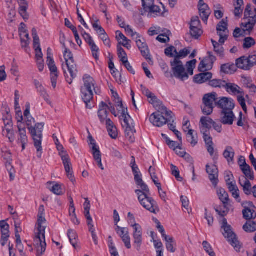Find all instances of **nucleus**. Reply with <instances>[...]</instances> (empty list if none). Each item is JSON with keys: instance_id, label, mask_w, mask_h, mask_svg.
Wrapping results in <instances>:
<instances>
[{"instance_id": "1", "label": "nucleus", "mask_w": 256, "mask_h": 256, "mask_svg": "<svg viewBox=\"0 0 256 256\" xmlns=\"http://www.w3.org/2000/svg\"><path fill=\"white\" fill-rule=\"evenodd\" d=\"M44 208L41 205L38 208V220L34 230V243L37 250V256L42 255L46 250L45 239L46 220L44 217Z\"/></svg>"}, {"instance_id": "2", "label": "nucleus", "mask_w": 256, "mask_h": 256, "mask_svg": "<svg viewBox=\"0 0 256 256\" xmlns=\"http://www.w3.org/2000/svg\"><path fill=\"white\" fill-rule=\"evenodd\" d=\"M62 45L65 49L64 52V58L66 60V64L64 65L62 64V67L66 76L67 75L66 71V68L68 70L71 78H69L68 77L66 78V80L68 84H71L72 82L73 79L76 76L78 72L77 66L74 62L73 54L72 52L66 47L64 42L62 43Z\"/></svg>"}, {"instance_id": "3", "label": "nucleus", "mask_w": 256, "mask_h": 256, "mask_svg": "<svg viewBox=\"0 0 256 256\" xmlns=\"http://www.w3.org/2000/svg\"><path fill=\"white\" fill-rule=\"evenodd\" d=\"M135 192L138 196V200L140 204L146 210L152 213L156 214L160 211L157 202L152 198L149 196L150 195V190L146 191L136 190Z\"/></svg>"}, {"instance_id": "4", "label": "nucleus", "mask_w": 256, "mask_h": 256, "mask_svg": "<svg viewBox=\"0 0 256 256\" xmlns=\"http://www.w3.org/2000/svg\"><path fill=\"white\" fill-rule=\"evenodd\" d=\"M44 125V122L38 123L35 124L34 126L28 128V129L34 141V145L37 150V156L38 158H40L42 156V132Z\"/></svg>"}, {"instance_id": "5", "label": "nucleus", "mask_w": 256, "mask_h": 256, "mask_svg": "<svg viewBox=\"0 0 256 256\" xmlns=\"http://www.w3.org/2000/svg\"><path fill=\"white\" fill-rule=\"evenodd\" d=\"M201 109L202 113L206 116L210 115L215 106H217L218 94L215 92L205 94L202 100Z\"/></svg>"}, {"instance_id": "6", "label": "nucleus", "mask_w": 256, "mask_h": 256, "mask_svg": "<svg viewBox=\"0 0 256 256\" xmlns=\"http://www.w3.org/2000/svg\"><path fill=\"white\" fill-rule=\"evenodd\" d=\"M120 120H123L124 124H122V126L126 128V138L130 142H134L135 140L134 134L136 132L134 120L130 116L126 113V110L124 111L123 116L120 118Z\"/></svg>"}, {"instance_id": "7", "label": "nucleus", "mask_w": 256, "mask_h": 256, "mask_svg": "<svg viewBox=\"0 0 256 256\" xmlns=\"http://www.w3.org/2000/svg\"><path fill=\"white\" fill-rule=\"evenodd\" d=\"M170 63L172 72V76L182 81L188 78V74L182 60L177 61L176 60H172Z\"/></svg>"}, {"instance_id": "8", "label": "nucleus", "mask_w": 256, "mask_h": 256, "mask_svg": "<svg viewBox=\"0 0 256 256\" xmlns=\"http://www.w3.org/2000/svg\"><path fill=\"white\" fill-rule=\"evenodd\" d=\"M222 228L224 230V232L222 233L224 236L227 238L228 241L236 251H239L240 249L241 246L236 235L232 231L230 226L228 224L227 220L226 218L222 220Z\"/></svg>"}, {"instance_id": "9", "label": "nucleus", "mask_w": 256, "mask_h": 256, "mask_svg": "<svg viewBox=\"0 0 256 256\" xmlns=\"http://www.w3.org/2000/svg\"><path fill=\"white\" fill-rule=\"evenodd\" d=\"M162 111V113H165L166 117L162 116L159 112H154L150 117V122L155 126L160 127L165 124L166 122H173V113L170 115L166 114V112Z\"/></svg>"}, {"instance_id": "10", "label": "nucleus", "mask_w": 256, "mask_h": 256, "mask_svg": "<svg viewBox=\"0 0 256 256\" xmlns=\"http://www.w3.org/2000/svg\"><path fill=\"white\" fill-rule=\"evenodd\" d=\"M217 194L219 199L222 202L224 210H220L217 207H214L216 212L221 216H224L229 210L228 206V195L225 190L222 188H218L217 190Z\"/></svg>"}, {"instance_id": "11", "label": "nucleus", "mask_w": 256, "mask_h": 256, "mask_svg": "<svg viewBox=\"0 0 256 256\" xmlns=\"http://www.w3.org/2000/svg\"><path fill=\"white\" fill-rule=\"evenodd\" d=\"M217 106L222 110V111L232 110L235 104L234 100L226 97L218 98Z\"/></svg>"}, {"instance_id": "12", "label": "nucleus", "mask_w": 256, "mask_h": 256, "mask_svg": "<svg viewBox=\"0 0 256 256\" xmlns=\"http://www.w3.org/2000/svg\"><path fill=\"white\" fill-rule=\"evenodd\" d=\"M84 86L82 88H85L86 89L94 90L96 94H100V88L96 86V82L94 79L90 76L88 74L84 75L83 77Z\"/></svg>"}, {"instance_id": "13", "label": "nucleus", "mask_w": 256, "mask_h": 256, "mask_svg": "<svg viewBox=\"0 0 256 256\" xmlns=\"http://www.w3.org/2000/svg\"><path fill=\"white\" fill-rule=\"evenodd\" d=\"M61 158L62 160L63 164L64 165L65 170L67 174L68 178L72 182H74L76 181L74 176L73 175V172L72 171V164L70 160L68 154H61Z\"/></svg>"}, {"instance_id": "14", "label": "nucleus", "mask_w": 256, "mask_h": 256, "mask_svg": "<svg viewBox=\"0 0 256 256\" xmlns=\"http://www.w3.org/2000/svg\"><path fill=\"white\" fill-rule=\"evenodd\" d=\"M18 128V132L16 142L18 145L21 146L22 150H25L28 141L26 129L25 126L21 127L20 126H19Z\"/></svg>"}, {"instance_id": "15", "label": "nucleus", "mask_w": 256, "mask_h": 256, "mask_svg": "<svg viewBox=\"0 0 256 256\" xmlns=\"http://www.w3.org/2000/svg\"><path fill=\"white\" fill-rule=\"evenodd\" d=\"M140 12L142 15H147L149 18H156L160 14L161 10L160 6L154 3L145 9L142 10Z\"/></svg>"}, {"instance_id": "16", "label": "nucleus", "mask_w": 256, "mask_h": 256, "mask_svg": "<svg viewBox=\"0 0 256 256\" xmlns=\"http://www.w3.org/2000/svg\"><path fill=\"white\" fill-rule=\"evenodd\" d=\"M243 22L240 24V28L244 34L250 35L252 32L254 27L256 24V20L252 19H242Z\"/></svg>"}, {"instance_id": "17", "label": "nucleus", "mask_w": 256, "mask_h": 256, "mask_svg": "<svg viewBox=\"0 0 256 256\" xmlns=\"http://www.w3.org/2000/svg\"><path fill=\"white\" fill-rule=\"evenodd\" d=\"M115 230L117 234H118L122 238L123 242L124 243L125 246L128 249L130 248V238L129 236L128 230L125 228H120L118 226H116Z\"/></svg>"}, {"instance_id": "18", "label": "nucleus", "mask_w": 256, "mask_h": 256, "mask_svg": "<svg viewBox=\"0 0 256 256\" xmlns=\"http://www.w3.org/2000/svg\"><path fill=\"white\" fill-rule=\"evenodd\" d=\"M206 172L208 174V178L212 184L215 186L218 183V171L216 166L215 165H208L206 166Z\"/></svg>"}, {"instance_id": "19", "label": "nucleus", "mask_w": 256, "mask_h": 256, "mask_svg": "<svg viewBox=\"0 0 256 256\" xmlns=\"http://www.w3.org/2000/svg\"><path fill=\"white\" fill-rule=\"evenodd\" d=\"M227 24L224 20H222L218 24L216 30L218 35L220 36L219 42L224 44L227 38Z\"/></svg>"}, {"instance_id": "20", "label": "nucleus", "mask_w": 256, "mask_h": 256, "mask_svg": "<svg viewBox=\"0 0 256 256\" xmlns=\"http://www.w3.org/2000/svg\"><path fill=\"white\" fill-rule=\"evenodd\" d=\"M106 104L102 102L99 105V108L98 112V117L101 123L106 124L108 112L107 110Z\"/></svg>"}, {"instance_id": "21", "label": "nucleus", "mask_w": 256, "mask_h": 256, "mask_svg": "<svg viewBox=\"0 0 256 256\" xmlns=\"http://www.w3.org/2000/svg\"><path fill=\"white\" fill-rule=\"evenodd\" d=\"M213 120L208 116H202L200 121V128L202 133L208 132L211 128Z\"/></svg>"}, {"instance_id": "22", "label": "nucleus", "mask_w": 256, "mask_h": 256, "mask_svg": "<svg viewBox=\"0 0 256 256\" xmlns=\"http://www.w3.org/2000/svg\"><path fill=\"white\" fill-rule=\"evenodd\" d=\"M148 98L149 102L152 104L156 108L166 112V114H168L170 115L172 114V112L170 110H168L164 106L162 101L159 100L154 94H152V96Z\"/></svg>"}, {"instance_id": "23", "label": "nucleus", "mask_w": 256, "mask_h": 256, "mask_svg": "<svg viewBox=\"0 0 256 256\" xmlns=\"http://www.w3.org/2000/svg\"><path fill=\"white\" fill-rule=\"evenodd\" d=\"M136 45L142 56L146 58H150V52L148 46L144 39H135Z\"/></svg>"}, {"instance_id": "24", "label": "nucleus", "mask_w": 256, "mask_h": 256, "mask_svg": "<svg viewBox=\"0 0 256 256\" xmlns=\"http://www.w3.org/2000/svg\"><path fill=\"white\" fill-rule=\"evenodd\" d=\"M116 34V38L118 42V46L122 45L128 50H130L131 48V40H128L119 30H117Z\"/></svg>"}, {"instance_id": "25", "label": "nucleus", "mask_w": 256, "mask_h": 256, "mask_svg": "<svg viewBox=\"0 0 256 256\" xmlns=\"http://www.w3.org/2000/svg\"><path fill=\"white\" fill-rule=\"evenodd\" d=\"M222 116L221 118V122L224 124H232L235 116L232 110L222 111Z\"/></svg>"}, {"instance_id": "26", "label": "nucleus", "mask_w": 256, "mask_h": 256, "mask_svg": "<svg viewBox=\"0 0 256 256\" xmlns=\"http://www.w3.org/2000/svg\"><path fill=\"white\" fill-rule=\"evenodd\" d=\"M80 92L82 93V99L86 104V108H88V102H90L93 98V90L86 89L85 88L81 87ZM89 108H91L89 107Z\"/></svg>"}, {"instance_id": "27", "label": "nucleus", "mask_w": 256, "mask_h": 256, "mask_svg": "<svg viewBox=\"0 0 256 256\" xmlns=\"http://www.w3.org/2000/svg\"><path fill=\"white\" fill-rule=\"evenodd\" d=\"M240 184L242 187L244 193L246 195H250L252 194V184L244 176L240 178Z\"/></svg>"}, {"instance_id": "28", "label": "nucleus", "mask_w": 256, "mask_h": 256, "mask_svg": "<svg viewBox=\"0 0 256 256\" xmlns=\"http://www.w3.org/2000/svg\"><path fill=\"white\" fill-rule=\"evenodd\" d=\"M92 150L94 160L97 162L98 166L100 169L104 170V168L102 162L101 154L98 147L96 144H94V146L92 147Z\"/></svg>"}, {"instance_id": "29", "label": "nucleus", "mask_w": 256, "mask_h": 256, "mask_svg": "<svg viewBox=\"0 0 256 256\" xmlns=\"http://www.w3.org/2000/svg\"><path fill=\"white\" fill-rule=\"evenodd\" d=\"M212 78L210 72L200 73L194 77V82L198 84H202L210 80Z\"/></svg>"}, {"instance_id": "30", "label": "nucleus", "mask_w": 256, "mask_h": 256, "mask_svg": "<svg viewBox=\"0 0 256 256\" xmlns=\"http://www.w3.org/2000/svg\"><path fill=\"white\" fill-rule=\"evenodd\" d=\"M200 15L203 22L206 23L211 14V10L208 4H204L202 7L198 8Z\"/></svg>"}, {"instance_id": "31", "label": "nucleus", "mask_w": 256, "mask_h": 256, "mask_svg": "<svg viewBox=\"0 0 256 256\" xmlns=\"http://www.w3.org/2000/svg\"><path fill=\"white\" fill-rule=\"evenodd\" d=\"M236 64L238 68L244 70H249L251 68L248 59L245 56L238 58L236 60Z\"/></svg>"}, {"instance_id": "32", "label": "nucleus", "mask_w": 256, "mask_h": 256, "mask_svg": "<svg viewBox=\"0 0 256 256\" xmlns=\"http://www.w3.org/2000/svg\"><path fill=\"white\" fill-rule=\"evenodd\" d=\"M106 126L110 136L113 139H116L118 135L117 128L110 119L107 120Z\"/></svg>"}, {"instance_id": "33", "label": "nucleus", "mask_w": 256, "mask_h": 256, "mask_svg": "<svg viewBox=\"0 0 256 256\" xmlns=\"http://www.w3.org/2000/svg\"><path fill=\"white\" fill-rule=\"evenodd\" d=\"M51 50L50 48L48 49L47 54V64L50 71V72H56L58 71V68L56 66L54 61L52 58V54L50 52Z\"/></svg>"}, {"instance_id": "34", "label": "nucleus", "mask_w": 256, "mask_h": 256, "mask_svg": "<svg viewBox=\"0 0 256 256\" xmlns=\"http://www.w3.org/2000/svg\"><path fill=\"white\" fill-rule=\"evenodd\" d=\"M243 18L244 20L252 18L256 20V8H252L250 4H247L244 12Z\"/></svg>"}, {"instance_id": "35", "label": "nucleus", "mask_w": 256, "mask_h": 256, "mask_svg": "<svg viewBox=\"0 0 256 256\" xmlns=\"http://www.w3.org/2000/svg\"><path fill=\"white\" fill-rule=\"evenodd\" d=\"M226 91L230 94H242V90L236 84L232 83H228L226 82V85L224 86Z\"/></svg>"}, {"instance_id": "36", "label": "nucleus", "mask_w": 256, "mask_h": 256, "mask_svg": "<svg viewBox=\"0 0 256 256\" xmlns=\"http://www.w3.org/2000/svg\"><path fill=\"white\" fill-rule=\"evenodd\" d=\"M134 176L137 185L140 187L141 190L146 191L148 192L149 188L143 182L140 172L134 174Z\"/></svg>"}, {"instance_id": "37", "label": "nucleus", "mask_w": 256, "mask_h": 256, "mask_svg": "<svg viewBox=\"0 0 256 256\" xmlns=\"http://www.w3.org/2000/svg\"><path fill=\"white\" fill-rule=\"evenodd\" d=\"M243 174L245 176L244 178L247 180H254V173L250 166L248 164L242 166V168H240Z\"/></svg>"}, {"instance_id": "38", "label": "nucleus", "mask_w": 256, "mask_h": 256, "mask_svg": "<svg viewBox=\"0 0 256 256\" xmlns=\"http://www.w3.org/2000/svg\"><path fill=\"white\" fill-rule=\"evenodd\" d=\"M2 134L8 139L9 142L12 143L15 140L13 128H2Z\"/></svg>"}, {"instance_id": "39", "label": "nucleus", "mask_w": 256, "mask_h": 256, "mask_svg": "<svg viewBox=\"0 0 256 256\" xmlns=\"http://www.w3.org/2000/svg\"><path fill=\"white\" fill-rule=\"evenodd\" d=\"M236 70V66L233 64H226L221 66V71L225 74H232Z\"/></svg>"}, {"instance_id": "40", "label": "nucleus", "mask_w": 256, "mask_h": 256, "mask_svg": "<svg viewBox=\"0 0 256 256\" xmlns=\"http://www.w3.org/2000/svg\"><path fill=\"white\" fill-rule=\"evenodd\" d=\"M68 236L72 246L75 248H78V236L76 232L72 230H69L68 232Z\"/></svg>"}, {"instance_id": "41", "label": "nucleus", "mask_w": 256, "mask_h": 256, "mask_svg": "<svg viewBox=\"0 0 256 256\" xmlns=\"http://www.w3.org/2000/svg\"><path fill=\"white\" fill-rule=\"evenodd\" d=\"M212 42L214 46V52L221 58H222L224 54V48L222 46L223 44L216 42V41L212 40Z\"/></svg>"}, {"instance_id": "42", "label": "nucleus", "mask_w": 256, "mask_h": 256, "mask_svg": "<svg viewBox=\"0 0 256 256\" xmlns=\"http://www.w3.org/2000/svg\"><path fill=\"white\" fill-rule=\"evenodd\" d=\"M50 184H52V186L51 188H49V189L54 194L56 195H62L63 194L64 192L62 188L61 184L55 182H50Z\"/></svg>"}, {"instance_id": "43", "label": "nucleus", "mask_w": 256, "mask_h": 256, "mask_svg": "<svg viewBox=\"0 0 256 256\" xmlns=\"http://www.w3.org/2000/svg\"><path fill=\"white\" fill-rule=\"evenodd\" d=\"M223 154L228 162L232 161L234 156V152L232 147H226V150L224 152Z\"/></svg>"}, {"instance_id": "44", "label": "nucleus", "mask_w": 256, "mask_h": 256, "mask_svg": "<svg viewBox=\"0 0 256 256\" xmlns=\"http://www.w3.org/2000/svg\"><path fill=\"white\" fill-rule=\"evenodd\" d=\"M188 141L190 143L192 146H195L198 143V137L194 134V130H188L186 134Z\"/></svg>"}, {"instance_id": "45", "label": "nucleus", "mask_w": 256, "mask_h": 256, "mask_svg": "<svg viewBox=\"0 0 256 256\" xmlns=\"http://www.w3.org/2000/svg\"><path fill=\"white\" fill-rule=\"evenodd\" d=\"M166 242V246L168 251L171 252H174L176 251L174 248L175 243L172 237L168 236L166 239H164Z\"/></svg>"}, {"instance_id": "46", "label": "nucleus", "mask_w": 256, "mask_h": 256, "mask_svg": "<svg viewBox=\"0 0 256 256\" xmlns=\"http://www.w3.org/2000/svg\"><path fill=\"white\" fill-rule=\"evenodd\" d=\"M208 84L214 88H224L226 85V82L221 80L214 79L209 81Z\"/></svg>"}, {"instance_id": "47", "label": "nucleus", "mask_w": 256, "mask_h": 256, "mask_svg": "<svg viewBox=\"0 0 256 256\" xmlns=\"http://www.w3.org/2000/svg\"><path fill=\"white\" fill-rule=\"evenodd\" d=\"M196 63V60H192L186 62V66L187 68L186 69V70L188 76L189 75L192 76L194 74V70L195 68Z\"/></svg>"}, {"instance_id": "48", "label": "nucleus", "mask_w": 256, "mask_h": 256, "mask_svg": "<svg viewBox=\"0 0 256 256\" xmlns=\"http://www.w3.org/2000/svg\"><path fill=\"white\" fill-rule=\"evenodd\" d=\"M243 229L246 232H254L256 230V223L253 221L247 222L244 225Z\"/></svg>"}, {"instance_id": "49", "label": "nucleus", "mask_w": 256, "mask_h": 256, "mask_svg": "<svg viewBox=\"0 0 256 256\" xmlns=\"http://www.w3.org/2000/svg\"><path fill=\"white\" fill-rule=\"evenodd\" d=\"M134 246L138 250H140L142 244V234H133Z\"/></svg>"}, {"instance_id": "50", "label": "nucleus", "mask_w": 256, "mask_h": 256, "mask_svg": "<svg viewBox=\"0 0 256 256\" xmlns=\"http://www.w3.org/2000/svg\"><path fill=\"white\" fill-rule=\"evenodd\" d=\"M190 53V51L186 48H184L179 52L177 51V54H176V56H174V58L173 60H176L177 61L181 60V58H186Z\"/></svg>"}, {"instance_id": "51", "label": "nucleus", "mask_w": 256, "mask_h": 256, "mask_svg": "<svg viewBox=\"0 0 256 256\" xmlns=\"http://www.w3.org/2000/svg\"><path fill=\"white\" fill-rule=\"evenodd\" d=\"M32 34L34 38V48H40L39 37L37 34V32L35 28L32 29Z\"/></svg>"}, {"instance_id": "52", "label": "nucleus", "mask_w": 256, "mask_h": 256, "mask_svg": "<svg viewBox=\"0 0 256 256\" xmlns=\"http://www.w3.org/2000/svg\"><path fill=\"white\" fill-rule=\"evenodd\" d=\"M190 34L192 38L197 39L202 34V30L200 27L191 28Z\"/></svg>"}, {"instance_id": "53", "label": "nucleus", "mask_w": 256, "mask_h": 256, "mask_svg": "<svg viewBox=\"0 0 256 256\" xmlns=\"http://www.w3.org/2000/svg\"><path fill=\"white\" fill-rule=\"evenodd\" d=\"M256 44L254 40L252 37L246 38L244 40L243 47L244 48H249Z\"/></svg>"}, {"instance_id": "54", "label": "nucleus", "mask_w": 256, "mask_h": 256, "mask_svg": "<svg viewBox=\"0 0 256 256\" xmlns=\"http://www.w3.org/2000/svg\"><path fill=\"white\" fill-rule=\"evenodd\" d=\"M202 246L204 250L210 256H215V253L214 252L211 245L207 241H204L202 242Z\"/></svg>"}, {"instance_id": "55", "label": "nucleus", "mask_w": 256, "mask_h": 256, "mask_svg": "<svg viewBox=\"0 0 256 256\" xmlns=\"http://www.w3.org/2000/svg\"><path fill=\"white\" fill-rule=\"evenodd\" d=\"M254 210H250L248 208H245L242 210V214L244 218L246 220H250L255 217L254 216Z\"/></svg>"}, {"instance_id": "56", "label": "nucleus", "mask_w": 256, "mask_h": 256, "mask_svg": "<svg viewBox=\"0 0 256 256\" xmlns=\"http://www.w3.org/2000/svg\"><path fill=\"white\" fill-rule=\"evenodd\" d=\"M164 53L166 56L174 58V56H176V54H177V50L175 47L171 46L165 49Z\"/></svg>"}, {"instance_id": "57", "label": "nucleus", "mask_w": 256, "mask_h": 256, "mask_svg": "<svg viewBox=\"0 0 256 256\" xmlns=\"http://www.w3.org/2000/svg\"><path fill=\"white\" fill-rule=\"evenodd\" d=\"M123 28H124L126 32H127L128 34L130 35V36L134 39H138L140 38V35L137 32H134L130 26L126 25Z\"/></svg>"}, {"instance_id": "58", "label": "nucleus", "mask_w": 256, "mask_h": 256, "mask_svg": "<svg viewBox=\"0 0 256 256\" xmlns=\"http://www.w3.org/2000/svg\"><path fill=\"white\" fill-rule=\"evenodd\" d=\"M89 46L90 47V49L92 52V54L93 57L96 60H98V57H99V56H98V51H99L98 48L95 44L94 42H91V44H90Z\"/></svg>"}, {"instance_id": "59", "label": "nucleus", "mask_w": 256, "mask_h": 256, "mask_svg": "<svg viewBox=\"0 0 256 256\" xmlns=\"http://www.w3.org/2000/svg\"><path fill=\"white\" fill-rule=\"evenodd\" d=\"M116 104L117 110L121 114L119 117L120 120V118L123 116L124 111L126 110V113L128 114V110L126 108H124L122 101L120 100V98H118L117 101H116Z\"/></svg>"}, {"instance_id": "60", "label": "nucleus", "mask_w": 256, "mask_h": 256, "mask_svg": "<svg viewBox=\"0 0 256 256\" xmlns=\"http://www.w3.org/2000/svg\"><path fill=\"white\" fill-rule=\"evenodd\" d=\"M171 170L172 174L175 176L178 180L182 181V178L180 175V172L178 168L172 164H171Z\"/></svg>"}, {"instance_id": "61", "label": "nucleus", "mask_w": 256, "mask_h": 256, "mask_svg": "<svg viewBox=\"0 0 256 256\" xmlns=\"http://www.w3.org/2000/svg\"><path fill=\"white\" fill-rule=\"evenodd\" d=\"M16 120H17V127L18 128L19 126L21 127H24V124L22 122L24 120L23 116L21 110H18L16 113Z\"/></svg>"}, {"instance_id": "62", "label": "nucleus", "mask_w": 256, "mask_h": 256, "mask_svg": "<svg viewBox=\"0 0 256 256\" xmlns=\"http://www.w3.org/2000/svg\"><path fill=\"white\" fill-rule=\"evenodd\" d=\"M203 138L205 142L206 146L210 145H214L212 138L210 136L209 132L202 133Z\"/></svg>"}, {"instance_id": "63", "label": "nucleus", "mask_w": 256, "mask_h": 256, "mask_svg": "<svg viewBox=\"0 0 256 256\" xmlns=\"http://www.w3.org/2000/svg\"><path fill=\"white\" fill-rule=\"evenodd\" d=\"M28 6H23L19 8V13L24 20H28V15L27 13Z\"/></svg>"}, {"instance_id": "64", "label": "nucleus", "mask_w": 256, "mask_h": 256, "mask_svg": "<svg viewBox=\"0 0 256 256\" xmlns=\"http://www.w3.org/2000/svg\"><path fill=\"white\" fill-rule=\"evenodd\" d=\"M200 27V22L198 16L193 17L190 24V28Z\"/></svg>"}]
</instances>
